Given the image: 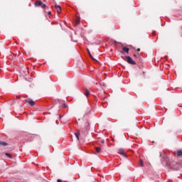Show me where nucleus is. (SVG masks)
I'll return each mask as SVG.
<instances>
[{
    "label": "nucleus",
    "instance_id": "1",
    "mask_svg": "<svg viewBox=\"0 0 182 182\" xmlns=\"http://www.w3.org/2000/svg\"><path fill=\"white\" fill-rule=\"evenodd\" d=\"M125 60L129 65H136V63L134 62V60H133V59L130 56H125Z\"/></svg>",
    "mask_w": 182,
    "mask_h": 182
},
{
    "label": "nucleus",
    "instance_id": "2",
    "mask_svg": "<svg viewBox=\"0 0 182 182\" xmlns=\"http://www.w3.org/2000/svg\"><path fill=\"white\" fill-rule=\"evenodd\" d=\"M36 6H41V8H46V4H43L42 1L38 0L35 3Z\"/></svg>",
    "mask_w": 182,
    "mask_h": 182
},
{
    "label": "nucleus",
    "instance_id": "3",
    "mask_svg": "<svg viewBox=\"0 0 182 182\" xmlns=\"http://www.w3.org/2000/svg\"><path fill=\"white\" fill-rule=\"evenodd\" d=\"M118 154H121V156H124V157H127V155H126V152L123 149H119L118 150Z\"/></svg>",
    "mask_w": 182,
    "mask_h": 182
},
{
    "label": "nucleus",
    "instance_id": "4",
    "mask_svg": "<svg viewBox=\"0 0 182 182\" xmlns=\"http://www.w3.org/2000/svg\"><path fill=\"white\" fill-rule=\"evenodd\" d=\"M176 157H178V159H180V157H182V150H178L176 153H175Z\"/></svg>",
    "mask_w": 182,
    "mask_h": 182
},
{
    "label": "nucleus",
    "instance_id": "5",
    "mask_svg": "<svg viewBox=\"0 0 182 182\" xmlns=\"http://www.w3.org/2000/svg\"><path fill=\"white\" fill-rule=\"evenodd\" d=\"M55 9H56V11H57V12H58V14H62V9H61L60 6H59V5H55Z\"/></svg>",
    "mask_w": 182,
    "mask_h": 182
},
{
    "label": "nucleus",
    "instance_id": "6",
    "mask_svg": "<svg viewBox=\"0 0 182 182\" xmlns=\"http://www.w3.org/2000/svg\"><path fill=\"white\" fill-rule=\"evenodd\" d=\"M129 49L128 48H127V47H123L122 51H121V53H122V55L124 53V52H125L126 53H129Z\"/></svg>",
    "mask_w": 182,
    "mask_h": 182
},
{
    "label": "nucleus",
    "instance_id": "7",
    "mask_svg": "<svg viewBox=\"0 0 182 182\" xmlns=\"http://www.w3.org/2000/svg\"><path fill=\"white\" fill-rule=\"evenodd\" d=\"M26 102L28 103V105H30L31 106H35V102L31 100H27Z\"/></svg>",
    "mask_w": 182,
    "mask_h": 182
},
{
    "label": "nucleus",
    "instance_id": "8",
    "mask_svg": "<svg viewBox=\"0 0 182 182\" xmlns=\"http://www.w3.org/2000/svg\"><path fill=\"white\" fill-rule=\"evenodd\" d=\"M95 149L96 153L99 154V153L102 152V148H100V147H95Z\"/></svg>",
    "mask_w": 182,
    "mask_h": 182
},
{
    "label": "nucleus",
    "instance_id": "9",
    "mask_svg": "<svg viewBox=\"0 0 182 182\" xmlns=\"http://www.w3.org/2000/svg\"><path fill=\"white\" fill-rule=\"evenodd\" d=\"M89 95H90V91H89V90H85V95L87 97Z\"/></svg>",
    "mask_w": 182,
    "mask_h": 182
},
{
    "label": "nucleus",
    "instance_id": "10",
    "mask_svg": "<svg viewBox=\"0 0 182 182\" xmlns=\"http://www.w3.org/2000/svg\"><path fill=\"white\" fill-rule=\"evenodd\" d=\"M88 54L90 55V57L91 58V59H92V60H96V59H95V58H93V55H92V54L90 53V51L88 50Z\"/></svg>",
    "mask_w": 182,
    "mask_h": 182
},
{
    "label": "nucleus",
    "instance_id": "11",
    "mask_svg": "<svg viewBox=\"0 0 182 182\" xmlns=\"http://www.w3.org/2000/svg\"><path fill=\"white\" fill-rule=\"evenodd\" d=\"M5 156H6V157H9V159H12V156H11V154H9V153H6Z\"/></svg>",
    "mask_w": 182,
    "mask_h": 182
},
{
    "label": "nucleus",
    "instance_id": "12",
    "mask_svg": "<svg viewBox=\"0 0 182 182\" xmlns=\"http://www.w3.org/2000/svg\"><path fill=\"white\" fill-rule=\"evenodd\" d=\"M139 164H140L141 167H144V164H143V160H141V159L139 160Z\"/></svg>",
    "mask_w": 182,
    "mask_h": 182
},
{
    "label": "nucleus",
    "instance_id": "13",
    "mask_svg": "<svg viewBox=\"0 0 182 182\" xmlns=\"http://www.w3.org/2000/svg\"><path fill=\"white\" fill-rule=\"evenodd\" d=\"M0 146H8V144H6V143H5V142H1V141H0Z\"/></svg>",
    "mask_w": 182,
    "mask_h": 182
},
{
    "label": "nucleus",
    "instance_id": "14",
    "mask_svg": "<svg viewBox=\"0 0 182 182\" xmlns=\"http://www.w3.org/2000/svg\"><path fill=\"white\" fill-rule=\"evenodd\" d=\"M80 23V18H77L76 20V25H79Z\"/></svg>",
    "mask_w": 182,
    "mask_h": 182
},
{
    "label": "nucleus",
    "instance_id": "15",
    "mask_svg": "<svg viewBox=\"0 0 182 182\" xmlns=\"http://www.w3.org/2000/svg\"><path fill=\"white\" fill-rule=\"evenodd\" d=\"M75 136L77 139V140H79V134L75 133Z\"/></svg>",
    "mask_w": 182,
    "mask_h": 182
},
{
    "label": "nucleus",
    "instance_id": "16",
    "mask_svg": "<svg viewBox=\"0 0 182 182\" xmlns=\"http://www.w3.org/2000/svg\"><path fill=\"white\" fill-rule=\"evenodd\" d=\"M57 182H63V181H62V180H60V179H58V180H57Z\"/></svg>",
    "mask_w": 182,
    "mask_h": 182
},
{
    "label": "nucleus",
    "instance_id": "17",
    "mask_svg": "<svg viewBox=\"0 0 182 182\" xmlns=\"http://www.w3.org/2000/svg\"><path fill=\"white\" fill-rule=\"evenodd\" d=\"M80 132H83V129H81L80 131H79V134H80Z\"/></svg>",
    "mask_w": 182,
    "mask_h": 182
},
{
    "label": "nucleus",
    "instance_id": "18",
    "mask_svg": "<svg viewBox=\"0 0 182 182\" xmlns=\"http://www.w3.org/2000/svg\"><path fill=\"white\" fill-rule=\"evenodd\" d=\"M136 51L140 52V48H137Z\"/></svg>",
    "mask_w": 182,
    "mask_h": 182
},
{
    "label": "nucleus",
    "instance_id": "19",
    "mask_svg": "<svg viewBox=\"0 0 182 182\" xmlns=\"http://www.w3.org/2000/svg\"><path fill=\"white\" fill-rule=\"evenodd\" d=\"M63 107H66V105H65V104H63Z\"/></svg>",
    "mask_w": 182,
    "mask_h": 182
},
{
    "label": "nucleus",
    "instance_id": "20",
    "mask_svg": "<svg viewBox=\"0 0 182 182\" xmlns=\"http://www.w3.org/2000/svg\"><path fill=\"white\" fill-rule=\"evenodd\" d=\"M134 58H137V55H136L135 54H134Z\"/></svg>",
    "mask_w": 182,
    "mask_h": 182
},
{
    "label": "nucleus",
    "instance_id": "21",
    "mask_svg": "<svg viewBox=\"0 0 182 182\" xmlns=\"http://www.w3.org/2000/svg\"><path fill=\"white\" fill-rule=\"evenodd\" d=\"M50 14H51L50 11H49V12H48V15H50Z\"/></svg>",
    "mask_w": 182,
    "mask_h": 182
},
{
    "label": "nucleus",
    "instance_id": "22",
    "mask_svg": "<svg viewBox=\"0 0 182 182\" xmlns=\"http://www.w3.org/2000/svg\"><path fill=\"white\" fill-rule=\"evenodd\" d=\"M102 143H105V141H102Z\"/></svg>",
    "mask_w": 182,
    "mask_h": 182
}]
</instances>
